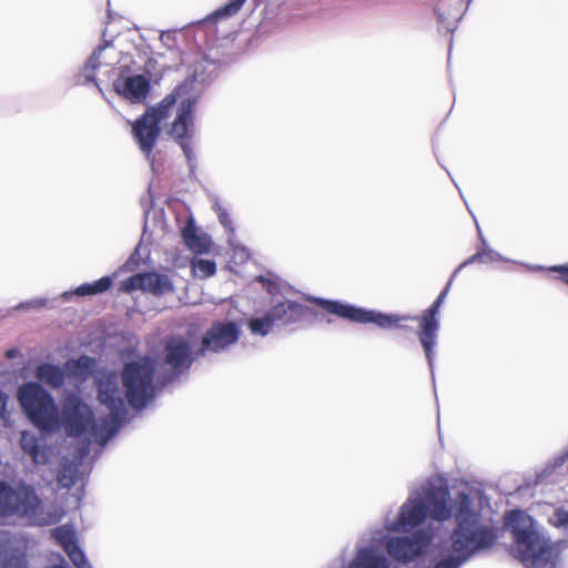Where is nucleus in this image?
Wrapping results in <instances>:
<instances>
[{
	"instance_id": "f257e3e1",
	"label": "nucleus",
	"mask_w": 568,
	"mask_h": 568,
	"mask_svg": "<svg viewBox=\"0 0 568 568\" xmlns=\"http://www.w3.org/2000/svg\"><path fill=\"white\" fill-rule=\"evenodd\" d=\"M195 82L196 78L194 75L187 78L171 94L166 95L158 106L148 109L134 122L132 126L133 136L148 160H151L152 150L160 135L161 122L169 116L170 110L178 99H181L170 135L181 146L189 164L195 161L196 158L191 145L195 131L193 110L199 98L197 94H191Z\"/></svg>"
},
{
	"instance_id": "f03ea898",
	"label": "nucleus",
	"mask_w": 568,
	"mask_h": 568,
	"mask_svg": "<svg viewBox=\"0 0 568 568\" xmlns=\"http://www.w3.org/2000/svg\"><path fill=\"white\" fill-rule=\"evenodd\" d=\"M98 399L109 409V415L99 420H95L89 405L77 395L65 398L60 418L61 427H64L67 435L79 437L89 433L103 447L119 433L128 416L125 399L116 376L110 374L99 379Z\"/></svg>"
},
{
	"instance_id": "7ed1b4c3",
	"label": "nucleus",
	"mask_w": 568,
	"mask_h": 568,
	"mask_svg": "<svg viewBox=\"0 0 568 568\" xmlns=\"http://www.w3.org/2000/svg\"><path fill=\"white\" fill-rule=\"evenodd\" d=\"M463 497L471 499L465 491H458L452 497L445 484L427 480L419 489L409 494L396 519L386 516L384 528L387 532L408 531L424 524L427 517L438 523L450 518L455 520Z\"/></svg>"
},
{
	"instance_id": "20e7f679",
	"label": "nucleus",
	"mask_w": 568,
	"mask_h": 568,
	"mask_svg": "<svg viewBox=\"0 0 568 568\" xmlns=\"http://www.w3.org/2000/svg\"><path fill=\"white\" fill-rule=\"evenodd\" d=\"M448 542L450 552L442 556L432 568H460L475 556L490 549L498 536L496 529L481 520L473 500L463 497L458 505Z\"/></svg>"
},
{
	"instance_id": "39448f33",
	"label": "nucleus",
	"mask_w": 568,
	"mask_h": 568,
	"mask_svg": "<svg viewBox=\"0 0 568 568\" xmlns=\"http://www.w3.org/2000/svg\"><path fill=\"white\" fill-rule=\"evenodd\" d=\"M505 526L510 530L527 568H557L559 554L568 548V540L550 542L538 531L532 517L520 509L506 514Z\"/></svg>"
},
{
	"instance_id": "423d86ee",
	"label": "nucleus",
	"mask_w": 568,
	"mask_h": 568,
	"mask_svg": "<svg viewBox=\"0 0 568 568\" xmlns=\"http://www.w3.org/2000/svg\"><path fill=\"white\" fill-rule=\"evenodd\" d=\"M18 402L30 423L43 433L61 428L60 410L53 396L39 383L22 384L17 392Z\"/></svg>"
},
{
	"instance_id": "0eeeda50",
	"label": "nucleus",
	"mask_w": 568,
	"mask_h": 568,
	"mask_svg": "<svg viewBox=\"0 0 568 568\" xmlns=\"http://www.w3.org/2000/svg\"><path fill=\"white\" fill-rule=\"evenodd\" d=\"M155 363L143 357L125 364L122 371V384L125 398L135 410H142L156 395Z\"/></svg>"
},
{
	"instance_id": "6e6552de",
	"label": "nucleus",
	"mask_w": 568,
	"mask_h": 568,
	"mask_svg": "<svg viewBox=\"0 0 568 568\" xmlns=\"http://www.w3.org/2000/svg\"><path fill=\"white\" fill-rule=\"evenodd\" d=\"M312 301L329 314L336 315L343 320L358 324H375L379 328L384 329L400 327L399 322L414 320V317L409 315L399 316L375 310H367L337 300L314 297Z\"/></svg>"
},
{
	"instance_id": "1a4fd4ad",
	"label": "nucleus",
	"mask_w": 568,
	"mask_h": 568,
	"mask_svg": "<svg viewBox=\"0 0 568 568\" xmlns=\"http://www.w3.org/2000/svg\"><path fill=\"white\" fill-rule=\"evenodd\" d=\"M373 541L384 546L386 556L400 562H410L422 556L434 539V532L430 529L420 528L404 536H389L378 531Z\"/></svg>"
},
{
	"instance_id": "9d476101",
	"label": "nucleus",
	"mask_w": 568,
	"mask_h": 568,
	"mask_svg": "<svg viewBox=\"0 0 568 568\" xmlns=\"http://www.w3.org/2000/svg\"><path fill=\"white\" fill-rule=\"evenodd\" d=\"M41 508L39 498L33 486L23 481L12 488L8 483L0 481V516H19L34 520Z\"/></svg>"
},
{
	"instance_id": "9b49d317",
	"label": "nucleus",
	"mask_w": 568,
	"mask_h": 568,
	"mask_svg": "<svg viewBox=\"0 0 568 568\" xmlns=\"http://www.w3.org/2000/svg\"><path fill=\"white\" fill-rule=\"evenodd\" d=\"M453 281V277H450L445 288L439 293V295L436 297L433 304L425 311V313L419 320L418 339L424 349L433 381L435 379V347L437 344V333L439 329V321L437 318V314L439 313V308L446 300Z\"/></svg>"
},
{
	"instance_id": "f8f14e48",
	"label": "nucleus",
	"mask_w": 568,
	"mask_h": 568,
	"mask_svg": "<svg viewBox=\"0 0 568 568\" xmlns=\"http://www.w3.org/2000/svg\"><path fill=\"white\" fill-rule=\"evenodd\" d=\"M162 356L164 364L170 368L169 375L161 383L164 387L187 372L199 355L196 351H192L191 343L186 337L174 335L166 339Z\"/></svg>"
},
{
	"instance_id": "ddd939ff",
	"label": "nucleus",
	"mask_w": 568,
	"mask_h": 568,
	"mask_svg": "<svg viewBox=\"0 0 568 568\" xmlns=\"http://www.w3.org/2000/svg\"><path fill=\"white\" fill-rule=\"evenodd\" d=\"M241 333V327L235 321H215L202 335L196 354L206 356L225 353L237 343Z\"/></svg>"
},
{
	"instance_id": "4468645a",
	"label": "nucleus",
	"mask_w": 568,
	"mask_h": 568,
	"mask_svg": "<svg viewBox=\"0 0 568 568\" xmlns=\"http://www.w3.org/2000/svg\"><path fill=\"white\" fill-rule=\"evenodd\" d=\"M120 290L125 293L141 290L154 295H161L166 291H171L172 285L169 276L152 272L132 275L121 283Z\"/></svg>"
},
{
	"instance_id": "2eb2a0df",
	"label": "nucleus",
	"mask_w": 568,
	"mask_h": 568,
	"mask_svg": "<svg viewBox=\"0 0 568 568\" xmlns=\"http://www.w3.org/2000/svg\"><path fill=\"white\" fill-rule=\"evenodd\" d=\"M105 51H113L112 42L109 40H104L101 45H99L92 54L89 57L82 69L77 75V84L79 85H89L94 84L100 92L102 89L99 87L95 79V71L99 69L101 64L111 65L115 61V57H103L102 54Z\"/></svg>"
},
{
	"instance_id": "dca6fc26",
	"label": "nucleus",
	"mask_w": 568,
	"mask_h": 568,
	"mask_svg": "<svg viewBox=\"0 0 568 568\" xmlns=\"http://www.w3.org/2000/svg\"><path fill=\"white\" fill-rule=\"evenodd\" d=\"M114 91L133 103L144 101L150 93L151 83L143 74L119 78L113 82Z\"/></svg>"
},
{
	"instance_id": "f3484780",
	"label": "nucleus",
	"mask_w": 568,
	"mask_h": 568,
	"mask_svg": "<svg viewBox=\"0 0 568 568\" xmlns=\"http://www.w3.org/2000/svg\"><path fill=\"white\" fill-rule=\"evenodd\" d=\"M341 568H393V565L376 546L365 545L357 547L351 560Z\"/></svg>"
},
{
	"instance_id": "a211bd4d",
	"label": "nucleus",
	"mask_w": 568,
	"mask_h": 568,
	"mask_svg": "<svg viewBox=\"0 0 568 568\" xmlns=\"http://www.w3.org/2000/svg\"><path fill=\"white\" fill-rule=\"evenodd\" d=\"M268 313L275 325L286 326L297 323L304 317L305 306L295 301L284 300L275 303Z\"/></svg>"
},
{
	"instance_id": "6ab92c4d",
	"label": "nucleus",
	"mask_w": 568,
	"mask_h": 568,
	"mask_svg": "<svg viewBox=\"0 0 568 568\" xmlns=\"http://www.w3.org/2000/svg\"><path fill=\"white\" fill-rule=\"evenodd\" d=\"M20 447L36 465L45 464L48 462L44 440L39 438L34 433L29 430L21 432Z\"/></svg>"
},
{
	"instance_id": "aec40b11",
	"label": "nucleus",
	"mask_w": 568,
	"mask_h": 568,
	"mask_svg": "<svg viewBox=\"0 0 568 568\" xmlns=\"http://www.w3.org/2000/svg\"><path fill=\"white\" fill-rule=\"evenodd\" d=\"M184 244L195 254H205L210 251L211 240L206 234L197 232L193 220H190L182 230Z\"/></svg>"
},
{
	"instance_id": "412c9836",
	"label": "nucleus",
	"mask_w": 568,
	"mask_h": 568,
	"mask_svg": "<svg viewBox=\"0 0 568 568\" xmlns=\"http://www.w3.org/2000/svg\"><path fill=\"white\" fill-rule=\"evenodd\" d=\"M67 372L59 365L51 363H43L37 366L36 377L39 382L48 385L53 389H58L63 386L65 382Z\"/></svg>"
},
{
	"instance_id": "4be33fe9",
	"label": "nucleus",
	"mask_w": 568,
	"mask_h": 568,
	"mask_svg": "<svg viewBox=\"0 0 568 568\" xmlns=\"http://www.w3.org/2000/svg\"><path fill=\"white\" fill-rule=\"evenodd\" d=\"M95 366V359L88 355H81L64 363L67 375L79 381L88 379L93 374Z\"/></svg>"
},
{
	"instance_id": "5701e85b",
	"label": "nucleus",
	"mask_w": 568,
	"mask_h": 568,
	"mask_svg": "<svg viewBox=\"0 0 568 568\" xmlns=\"http://www.w3.org/2000/svg\"><path fill=\"white\" fill-rule=\"evenodd\" d=\"M113 280L111 276H103L92 283H83L78 286L73 292H64L61 297L68 301L73 294L79 296H92L108 291L112 286Z\"/></svg>"
},
{
	"instance_id": "b1692460",
	"label": "nucleus",
	"mask_w": 568,
	"mask_h": 568,
	"mask_svg": "<svg viewBox=\"0 0 568 568\" xmlns=\"http://www.w3.org/2000/svg\"><path fill=\"white\" fill-rule=\"evenodd\" d=\"M462 0H442L435 9L437 20L442 23L449 22L450 20L459 21L464 12L459 11ZM447 30L453 31L455 26H446Z\"/></svg>"
},
{
	"instance_id": "393cba45",
	"label": "nucleus",
	"mask_w": 568,
	"mask_h": 568,
	"mask_svg": "<svg viewBox=\"0 0 568 568\" xmlns=\"http://www.w3.org/2000/svg\"><path fill=\"white\" fill-rule=\"evenodd\" d=\"M51 536L62 547L64 551L78 544L75 531L73 527L70 525H61L53 528L51 530Z\"/></svg>"
},
{
	"instance_id": "a878e982",
	"label": "nucleus",
	"mask_w": 568,
	"mask_h": 568,
	"mask_svg": "<svg viewBox=\"0 0 568 568\" xmlns=\"http://www.w3.org/2000/svg\"><path fill=\"white\" fill-rule=\"evenodd\" d=\"M247 325L253 335L266 336L275 324L267 311L263 316L252 317Z\"/></svg>"
},
{
	"instance_id": "bb28decb",
	"label": "nucleus",
	"mask_w": 568,
	"mask_h": 568,
	"mask_svg": "<svg viewBox=\"0 0 568 568\" xmlns=\"http://www.w3.org/2000/svg\"><path fill=\"white\" fill-rule=\"evenodd\" d=\"M246 1L247 0H229L224 6L220 7L211 16H209L207 19L217 20L222 18H231L239 13Z\"/></svg>"
},
{
	"instance_id": "cd10ccee",
	"label": "nucleus",
	"mask_w": 568,
	"mask_h": 568,
	"mask_svg": "<svg viewBox=\"0 0 568 568\" xmlns=\"http://www.w3.org/2000/svg\"><path fill=\"white\" fill-rule=\"evenodd\" d=\"M192 272L200 278H206L215 274L216 264L213 260L195 258L192 262Z\"/></svg>"
},
{
	"instance_id": "c85d7f7f",
	"label": "nucleus",
	"mask_w": 568,
	"mask_h": 568,
	"mask_svg": "<svg viewBox=\"0 0 568 568\" xmlns=\"http://www.w3.org/2000/svg\"><path fill=\"white\" fill-rule=\"evenodd\" d=\"M77 481V468L68 465L63 466L58 474V483L64 488H71Z\"/></svg>"
},
{
	"instance_id": "c756f323",
	"label": "nucleus",
	"mask_w": 568,
	"mask_h": 568,
	"mask_svg": "<svg viewBox=\"0 0 568 568\" xmlns=\"http://www.w3.org/2000/svg\"><path fill=\"white\" fill-rule=\"evenodd\" d=\"M64 552L68 555V557L77 568L89 567L87 557L78 544L67 549Z\"/></svg>"
},
{
	"instance_id": "7c9ffc66",
	"label": "nucleus",
	"mask_w": 568,
	"mask_h": 568,
	"mask_svg": "<svg viewBox=\"0 0 568 568\" xmlns=\"http://www.w3.org/2000/svg\"><path fill=\"white\" fill-rule=\"evenodd\" d=\"M549 524L561 529H568V510L564 508L556 509L548 519Z\"/></svg>"
},
{
	"instance_id": "2f4dec72",
	"label": "nucleus",
	"mask_w": 568,
	"mask_h": 568,
	"mask_svg": "<svg viewBox=\"0 0 568 568\" xmlns=\"http://www.w3.org/2000/svg\"><path fill=\"white\" fill-rule=\"evenodd\" d=\"M481 253L484 254V263H493L498 261H508L501 254L490 248L484 237H481Z\"/></svg>"
},
{
	"instance_id": "473e14b6",
	"label": "nucleus",
	"mask_w": 568,
	"mask_h": 568,
	"mask_svg": "<svg viewBox=\"0 0 568 568\" xmlns=\"http://www.w3.org/2000/svg\"><path fill=\"white\" fill-rule=\"evenodd\" d=\"M48 305V300L44 297H37L30 301L19 303L14 310L17 311H29V310H40Z\"/></svg>"
},
{
	"instance_id": "72a5a7b5",
	"label": "nucleus",
	"mask_w": 568,
	"mask_h": 568,
	"mask_svg": "<svg viewBox=\"0 0 568 568\" xmlns=\"http://www.w3.org/2000/svg\"><path fill=\"white\" fill-rule=\"evenodd\" d=\"M215 211L217 213L220 223L224 226L227 233L232 234L234 232V229L232 226V221L227 212L217 203L215 204Z\"/></svg>"
},
{
	"instance_id": "f704fd0d",
	"label": "nucleus",
	"mask_w": 568,
	"mask_h": 568,
	"mask_svg": "<svg viewBox=\"0 0 568 568\" xmlns=\"http://www.w3.org/2000/svg\"><path fill=\"white\" fill-rule=\"evenodd\" d=\"M484 263V254L481 253V248L479 247L477 250V252L471 255L470 257H468L467 260H465L453 273L452 277L453 280L455 278V276L460 272L462 268H464L465 266L467 265H470L473 263Z\"/></svg>"
},
{
	"instance_id": "c9c22d12",
	"label": "nucleus",
	"mask_w": 568,
	"mask_h": 568,
	"mask_svg": "<svg viewBox=\"0 0 568 568\" xmlns=\"http://www.w3.org/2000/svg\"><path fill=\"white\" fill-rule=\"evenodd\" d=\"M7 404H8V396L6 393L0 390V420L3 422L4 424H7L9 420Z\"/></svg>"
},
{
	"instance_id": "e433bc0d",
	"label": "nucleus",
	"mask_w": 568,
	"mask_h": 568,
	"mask_svg": "<svg viewBox=\"0 0 568 568\" xmlns=\"http://www.w3.org/2000/svg\"><path fill=\"white\" fill-rule=\"evenodd\" d=\"M549 271L560 273L562 281L566 284H568V264L554 265V266L549 267Z\"/></svg>"
},
{
	"instance_id": "4c0bfd02",
	"label": "nucleus",
	"mask_w": 568,
	"mask_h": 568,
	"mask_svg": "<svg viewBox=\"0 0 568 568\" xmlns=\"http://www.w3.org/2000/svg\"><path fill=\"white\" fill-rule=\"evenodd\" d=\"M4 567L6 568H24V562H23V560L21 558H17V559L13 560L12 564L6 562Z\"/></svg>"
},
{
	"instance_id": "58836bf2",
	"label": "nucleus",
	"mask_w": 568,
	"mask_h": 568,
	"mask_svg": "<svg viewBox=\"0 0 568 568\" xmlns=\"http://www.w3.org/2000/svg\"><path fill=\"white\" fill-rule=\"evenodd\" d=\"M140 245L136 246V248L134 250V252L131 254L130 258H129V262H132V263H138V261L140 260Z\"/></svg>"
},
{
	"instance_id": "ea45409f",
	"label": "nucleus",
	"mask_w": 568,
	"mask_h": 568,
	"mask_svg": "<svg viewBox=\"0 0 568 568\" xmlns=\"http://www.w3.org/2000/svg\"><path fill=\"white\" fill-rule=\"evenodd\" d=\"M17 353H18L17 349L11 348V349L7 351L6 355L8 358H13L17 355Z\"/></svg>"
},
{
	"instance_id": "a19ab883",
	"label": "nucleus",
	"mask_w": 568,
	"mask_h": 568,
	"mask_svg": "<svg viewBox=\"0 0 568 568\" xmlns=\"http://www.w3.org/2000/svg\"><path fill=\"white\" fill-rule=\"evenodd\" d=\"M89 453V448L85 446L81 449V455L84 456Z\"/></svg>"
},
{
	"instance_id": "79ce46f5",
	"label": "nucleus",
	"mask_w": 568,
	"mask_h": 568,
	"mask_svg": "<svg viewBox=\"0 0 568 568\" xmlns=\"http://www.w3.org/2000/svg\"><path fill=\"white\" fill-rule=\"evenodd\" d=\"M471 1H473V0H468V1H467V7H469V6H470Z\"/></svg>"
}]
</instances>
